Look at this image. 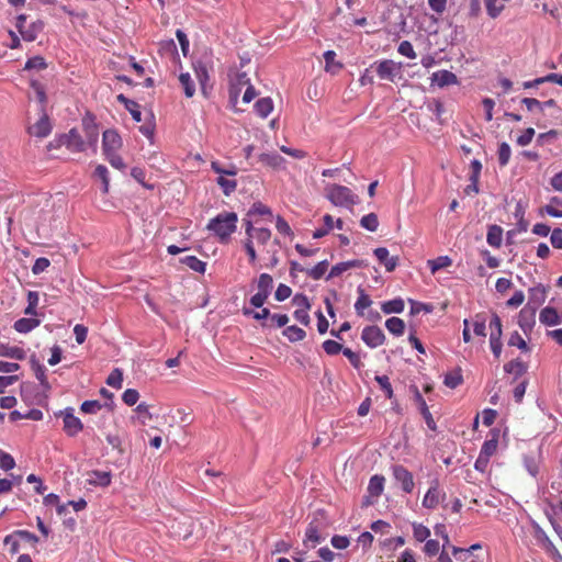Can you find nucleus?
<instances>
[{
  "mask_svg": "<svg viewBox=\"0 0 562 562\" xmlns=\"http://www.w3.org/2000/svg\"><path fill=\"white\" fill-rule=\"evenodd\" d=\"M238 216L235 212H222L211 218L206 229L212 232L222 244H227L237 228Z\"/></svg>",
  "mask_w": 562,
  "mask_h": 562,
  "instance_id": "obj_1",
  "label": "nucleus"
},
{
  "mask_svg": "<svg viewBox=\"0 0 562 562\" xmlns=\"http://www.w3.org/2000/svg\"><path fill=\"white\" fill-rule=\"evenodd\" d=\"M325 190L326 198L336 206L351 207L357 203L358 196L345 186L329 184Z\"/></svg>",
  "mask_w": 562,
  "mask_h": 562,
  "instance_id": "obj_2",
  "label": "nucleus"
},
{
  "mask_svg": "<svg viewBox=\"0 0 562 562\" xmlns=\"http://www.w3.org/2000/svg\"><path fill=\"white\" fill-rule=\"evenodd\" d=\"M486 558L487 552L481 543H474L469 548L459 547V561L461 562H484Z\"/></svg>",
  "mask_w": 562,
  "mask_h": 562,
  "instance_id": "obj_3",
  "label": "nucleus"
},
{
  "mask_svg": "<svg viewBox=\"0 0 562 562\" xmlns=\"http://www.w3.org/2000/svg\"><path fill=\"white\" fill-rule=\"evenodd\" d=\"M59 415L63 417L64 431L67 436L75 437L83 429L81 420L74 415L72 408H66Z\"/></svg>",
  "mask_w": 562,
  "mask_h": 562,
  "instance_id": "obj_4",
  "label": "nucleus"
},
{
  "mask_svg": "<svg viewBox=\"0 0 562 562\" xmlns=\"http://www.w3.org/2000/svg\"><path fill=\"white\" fill-rule=\"evenodd\" d=\"M361 339L370 348H376L384 344L385 335L378 326H367L363 328Z\"/></svg>",
  "mask_w": 562,
  "mask_h": 562,
  "instance_id": "obj_5",
  "label": "nucleus"
},
{
  "mask_svg": "<svg viewBox=\"0 0 562 562\" xmlns=\"http://www.w3.org/2000/svg\"><path fill=\"white\" fill-rule=\"evenodd\" d=\"M122 138L115 130H106L102 136V150L104 154L116 153L122 147Z\"/></svg>",
  "mask_w": 562,
  "mask_h": 562,
  "instance_id": "obj_6",
  "label": "nucleus"
},
{
  "mask_svg": "<svg viewBox=\"0 0 562 562\" xmlns=\"http://www.w3.org/2000/svg\"><path fill=\"white\" fill-rule=\"evenodd\" d=\"M482 171V164L477 159H473L470 164V184L465 187L464 193L470 195L472 193H479V178Z\"/></svg>",
  "mask_w": 562,
  "mask_h": 562,
  "instance_id": "obj_7",
  "label": "nucleus"
},
{
  "mask_svg": "<svg viewBox=\"0 0 562 562\" xmlns=\"http://www.w3.org/2000/svg\"><path fill=\"white\" fill-rule=\"evenodd\" d=\"M393 475L395 480L401 483L402 488L406 493H411L414 490L413 474L403 465H395L393 468Z\"/></svg>",
  "mask_w": 562,
  "mask_h": 562,
  "instance_id": "obj_8",
  "label": "nucleus"
},
{
  "mask_svg": "<svg viewBox=\"0 0 562 562\" xmlns=\"http://www.w3.org/2000/svg\"><path fill=\"white\" fill-rule=\"evenodd\" d=\"M536 323V307L529 306L527 304L518 315V325L524 330L525 334L530 331Z\"/></svg>",
  "mask_w": 562,
  "mask_h": 562,
  "instance_id": "obj_9",
  "label": "nucleus"
},
{
  "mask_svg": "<svg viewBox=\"0 0 562 562\" xmlns=\"http://www.w3.org/2000/svg\"><path fill=\"white\" fill-rule=\"evenodd\" d=\"M64 144L74 153H81L86 149V143L76 128H71L68 134L65 135Z\"/></svg>",
  "mask_w": 562,
  "mask_h": 562,
  "instance_id": "obj_10",
  "label": "nucleus"
},
{
  "mask_svg": "<svg viewBox=\"0 0 562 562\" xmlns=\"http://www.w3.org/2000/svg\"><path fill=\"white\" fill-rule=\"evenodd\" d=\"M414 401L417 404L420 414L423 415L427 426L429 429L435 430L436 429V423L431 416V413L429 412V408L426 404V401L422 396L419 390L414 386Z\"/></svg>",
  "mask_w": 562,
  "mask_h": 562,
  "instance_id": "obj_11",
  "label": "nucleus"
},
{
  "mask_svg": "<svg viewBox=\"0 0 562 562\" xmlns=\"http://www.w3.org/2000/svg\"><path fill=\"white\" fill-rule=\"evenodd\" d=\"M364 266H366L364 262L362 260H358V259L339 262L331 267V269L327 276V280L339 277L349 269L361 268Z\"/></svg>",
  "mask_w": 562,
  "mask_h": 562,
  "instance_id": "obj_12",
  "label": "nucleus"
},
{
  "mask_svg": "<svg viewBox=\"0 0 562 562\" xmlns=\"http://www.w3.org/2000/svg\"><path fill=\"white\" fill-rule=\"evenodd\" d=\"M374 256L376 257L379 262L385 267L386 271L389 272L394 271L398 265V258L390 257L389 250L385 247H379L374 249Z\"/></svg>",
  "mask_w": 562,
  "mask_h": 562,
  "instance_id": "obj_13",
  "label": "nucleus"
},
{
  "mask_svg": "<svg viewBox=\"0 0 562 562\" xmlns=\"http://www.w3.org/2000/svg\"><path fill=\"white\" fill-rule=\"evenodd\" d=\"M52 126L46 114H43L41 119L29 128L30 134L40 138L48 136Z\"/></svg>",
  "mask_w": 562,
  "mask_h": 562,
  "instance_id": "obj_14",
  "label": "nucleus"
},
{
  "mask_svg": "<svg viewBox=\"0 0 562 562\" xmlns=\"http://www.w3.org/2000/svg\"><path fill=\"white\" fill-rule=\"evenodd\" d=\"M456 82L457 76L448 70H438L431 76V83L438 86L439 88H443Z\"/></svg>",
  "mask_w": 562,
  "mask_h": 562,
  "instance_id": "obj_15",
  "label": "nucleus"
},
{
  "mask_svg": "<svg viewBox=\"0 0 562 562\" xmlns=\"http://www.w3.org/2000/svg\"><path fill=\"white\" fill-rule=\"evenodd\" d=\"M194 72L201 86V92L204 97H207V82L210 79L209 68L203 61H196L194 64Z\"/></svg>",
  "mask_w": 562,
  "mask_h": 562,
  "instance_id": "obj_16",
  "label": "nucleus"
},
{
  "mask_svg": "<svg viewBox=\"0 0 562 562\" xmlns=\"http://www.w3.org/2000/svg\"><path fill=\"white\" fill-rule=\"evenodd\" d=\"M111 477L112 476L110 472L94 470L88 473L87 482L90 485L106 487L111 484Z\"/></svg>",
  "mask_w": 562,
  "mask_h": 562,
  "instance_id": "obj_17",
  "label": "nucleus"
},
{
  "mask_svg": "<svg viewBox=\"0 0 562 562\" xmlns=\"http://www.w3.org/2000/svg\"><path fill=\"white\" fill-rule=\"evenodd\" d=\"M82 124H83V130L86 133L87 143L90 146L95 147V145L98 143V138H99V130H98L97 124L94 123V121L92 119H88V117H85L82 120Z\"/></svg>",
  "mask_w": 562,
  "mask_h": 562,
  "instance_id": "obj_18",
  "label": "nucleus"
},
{
  "mask_svg": "<svg viewBox=\"0 0 562 562\" xmlns=\"http://www.w3.org/2000/svg\"><path fill=\"white\" fill-rule=\"evenodd\" d=\"M41 321L35 317H23L14 322L13 328L21 334H27L37 326H40Z\"/></svg>",
  "mask_w": 562,
  "mask_h": 562,
  "instance_id": "obj_19",
  "label": "nucleus"
},
{
  "mask_svg": "<svg viewBox=\"0 0 562 562\" xmlns=\"http://www.w3.org/2000/svg\"><path fill=\"white\" fill-rule=\"evenodd\" d=\"M259 161L272 169H281L284 167V158L277 153H263L259 156Z\"/></svg>",
  "mask_w": 562,
  "mask_h": 562,
  "instance_id": "obj_20",
  "label": "nucleus"
},
{
  "mask_svg": "<svg viewBox=\"0 0 562 562\" xmlns=\"http://www.w3.org/2000/svg\"><path fill=\"white\" fill-rule=\"evenodd\" d=\"M358 299L355 303V310L357 315L363 316L364 310L372 305V300L369 294L366 293L364 289L359 286L358 290Z\"/></svg>",
  "mask_w": 562,
  "mask_h": 562,
  "instance_id": "obj_21",
  "label": "nucleus"
},
{
  "mask_svg": "<svg viewBox=\"0 0 562 562\" xmlns=\"http://www.w3.org/2000/svg\"><path fill=\"white\" fill-rule=\"evenodd\" d=\"M0 356L16 359V360H23V359H25L26 353L20 347L10 346L9 344L0 342Z\"/></svg>",
  "mask_w": 562,
  "mask_h": 562,
  "instance_id": "obj_22",
  "label": "nucleus"
},
{
  "mask_svg": "<svg viewBox=\"0 0 562 562\" xmlns=\"http://www.w3.org/2000/svg\"><path fill=\"white\" fill-rule=\"evenodd\" d=\"M539 319L542 324L547 326H554L560 324L561 322V317L559 316L557 310L550 306L544 307L540 312Z\"/></svg>",
  "mask_w": 562,
  "mask_h": 562,
  "instance_id": "obj_23",
  "label": "nucleus"
},
{
  "mask_svg": "<svg viewBox=\"0 0 562 562\" xmlns=\"http://www.w3.org/2000/svg\"><path fill=\"white\" fill-rule=\"evenodd\" d=\"M322 540L323 538L319 535L318 526L315 522H310L305 531L304 544H310L314 548L316 544L321 543Z\"/></svg>",
  "mask_w": 562,
  "mask_h": 562,
  "instance_id": "obj_24",
  "label": "nucleus"
},
{
  "mask_svg": "<svg viewBox=\"0 0 562 562\" xmlns=\"http://www.w3.org/2000/svg\"><path fill=\"white\" fill-rule=\"evenodd\" d=\"M325 59V71L331 75H337L344 67L340 61L336 60V53L334 50H327L324 53Z\"/></svg>",
  "mask_w": 562,
  "mask_h": 562,
  "instance_id": "obj_25",
  "label": "nucleus"
},
{
  "mask_svg": "<svg viewBox=\"0 0 562 562\" xmlns=\"http://www.w3.org/2000/svg\"><path fill=\"white\" fill-rule=\"evenodd\" d=\"M44 23L42 21L33 22L29 27H24L20 34L26 42H33L37 38V35L43 31Z\"/></svg>",
  "mask_w": 562,
  "mask_h": 562,
  "instance_id": "obj_26",
  "label": "nucleus"
},
{
  "mask_svg": "<svg viewBox=\"0 0 562 562\" xmlns=\"http://www.w3.org/2000/svg\"><path fill=\"white\" fill-rule=\"evenodd\" d=\"M376 74L381 79L393 80L395 75V64L391 59L381 61L376 67Z\"/></svg>",
  "mask_w": 562,
  "mask_h": 562,
  "instance_id": "obj_27",
  "label": "nucleus"
},
{
  "mask_svg": "<svg viewBox=\"0 0 562 562\" xmlns=\"http://www.w3.org/2000/svg\"><path fill=\"white\" fill-rule=\"evenodd\" d=\"M453 263V259L449 256H439L435 259H429L427 261V266L429 267L432 274L437 273L443 268L451 267Z\"/></svg>",
  "mask_w": 562,
  "mask_h": 562,
  "instance_id": "obj_28",
  "label": "nucleus"
},
{
  "mask_svg": "<svg viewBox=\"0 0 562 562\" xmlns=\"http://www.w3.org/2000/svg\"><path fill=\"white\" fill-rule=\"evenodd\" d=\"M384 476L382 475H373L368 485V493L371 497H379L384 488Z\"/></svg>",
  "mask_w": 562,
  "mask_h": 562,
  "instance_id": "obj_29",
  "label": "nucleus"
},
{
  "mask_svg": "<svg viewBox=\"0 0 562 562\" xmlns=\"http://www.w3.org/2000/svg\"><path fill=\"white\" fill-rule=\"evenodd\" d=\"M547 291L546 288L541 284L531 288L529 290V305L532 303L535 304L533 307L537 308V306L541 305L546 301Z\"/></svg>",
  "mask_w": 562,
  "mask_h": 562,
  "instance_id": "obj_30",
  "label": "nucleus"
},
{
  "mask_svg": "<svg viewBox=\"0 0 562 562\" xmlns=\"http://www.w3.org/2000/svg\"><path fill=\"white\" fill-rule=\"evenodd\" d=\"M385 327L391 334L402 336L405 330V323L402 318L393 316L386 319Z\"/></svg>",
  "mask_w": 562,
  "mask_h": 562,
  "instance_id": "obj_31",
  "label": "nucleus"
},
{
  "mask_svg": "<svg viewBox=\"0 0 562 562\" xmlns=\"http://www.w3.org/2000/svg\"><path fill=\"white\" fill-rule=\"evenodd\" d=\"M273 110V102L270 98H261L255 103V111L261 117H267Z\"/></svg>",
  "mask_w": 562,
  "mask_h": 562,
  "instance_id": "obj_32",
  "label": "nucleus"
},
{
  "mask_svg": "<svg viewBox=\"0 0 562 562\" xmlns=\"http://www.w3.org/2000/svg\"><path fill=\"white\" fill-rule=\"evenodd\" d=\"M93 177L102 182V192L106 194L110 187L109 170L104 165H98L94 169Z\"/></svg>",
  "mask_w": 562,
  "mask_h": 562,
  "instance_id": "obj_33",
  "label": "nucleus"
},
{
  "mask_svg": "<svg viewBox=\"0 0 562 562\" xmlns=\"http://www.w3.org/2000/svg\"><path fill=\"white\" fill-rule=\"evenodd\" d=\"M282 334L291 342L301 341V340H303L306 337L305 330L300 328V327H297V326H295V325L285 327V329L283 330Z\"/></svg>",
  "mask_w": 562,
  "mask_h": 562,
  "instance_id": "obj_34",
  "label": "nucleus"
},
{
  "mask_svg": "<svg viewBox=\"0 0 562 562\" xmlns=\"http://www.w3.org/2000/svg\"><path fill=\"white\" fill-rule=\"evenodd\" d=\"M503 229L497 225H492L488 228L486 240L487 243L498 248L502 245Z\"/></svg>",
  "mask_w": 562,
  "mask_h": 562,
  "instance_id": "obj_35",
  "label": "nucleus"
},
{
  "mask_svg": "<svg viewBox=\"0 0 562 562\" xmlns=\"http://www.w3.org/2000/svg\"><path fill=\"white\" fill-rule=\"evenodd\" d=\"M507 373L514 374L516 378L521 376L527 371V366L519 359L512 360L504 366Z\"/></svg>",
  "mask_w": 562,
  "mask_h": 562,
  "instance_id": "obj_36",
  "label": "nucleus"
},
{
  "mask_svg": "<svg viewBox=\"0 0 562 562\" xmlns=\"http://www.w3.org/2000/svg\"><path fill=\"white\" fill-rule=\"evenodd\" d=\"M405 304L402 299H394L391 301H386L382 303L381 310L385 314H392V313H402L404 311Z\"/></svg>",
  "mask_w": 562,
  "mask_h": 562,
  "instance_id": "obj_37",
  "label": "nucleus"
},
{
  "mask_svg": "<svg viewBox=\"0 0 562 562\" xmlns=\"http://www.w3.org/2000/svg\"><path fill=\"white\" fill-rule=\"evenodd\" d=\"M440 502V492L437 487H430L423 499L426 508H435Z\"/></svg>",
  "mask_w": 562,
  "mask_h": 562,
  "instance_id": "obj_38",
  "label": "nucleus"
},
{
  "mask_svg": "<svg viewBox=\"0 0 562 562\" xmlns=\"http://www.w3.org/2000/svg\"><path fill=\"white\" fill-rule=\"evenodd\" d=\"M40 301V295L36 291H29L27 293V306L24 310V314L29 316H36V306Z\"/></svg>",
  "mask_w": 562,
  "mask_h": 562,
  "instance_id": "obj_39",
  "label": "nucleus"
},
{
  "mask_svg": "<svg viewBox=\"0 0 562 562\" xmlns=\"http://www.w3.org/2000/svg\"><path fill=\"white\" fill-rule=\"evenodd\" d=\"M328 269V261L323 260L319 261L316 266H314L312 269L306 270V274L312 278L313 280H319L324 277L325 272Z\"/></svg>",
  "mask_w": 562,
  "mask_h": 562,
  "instance_id": "obj_40",
  "label": "nucleus"
},
{
  "mask_svg": "<svg viewBox=\"0 0 562 562\" xmlns=\"http://www.w3.org/2000/svg\"><path fill=\"white\" fill-rule=\"evenodd\" d=\"M257 288L259 292H263L270 295L273 288L272 277L268 273H261L258 278Z\"/></svg>",
  "mask_w": 562,
  "mask_h": 562,
  "instance_id": "obj_41",
  "label": "nucleus"
},
{
  "mask_svg": "<svg viewBox=\"0 0 562 562\" xmlns=\"http://www.w3.org/2000/svg\"><path fill=\"white\" fill-rule=\"evenodd\" d=\"M270 238H271V231L269 228L260 227L248 239H250L252 244H255V241H256L258 245L263 246L270 240Z\"/></svg>",
  "mask_w": 562,
  "mask_h": 562,
  "instance_id": "obj_42",
  "label": "nucleus"
},
{
  "mask_svg": "<svg viewBox=\"0 0 562 562\" xmlns=\"http://www.w3.org/2000/svg\"><path fill=\"white\" fill-rule=\"evenodd\" d=\"M179 81L183 88L186 97L187 98L193 97L194 92H195V88H194V82H193L190 74H188V72L181 74L179 76Z\"/></svg>",
  "mask_w": 562,
  "mask_h": 562,
  "instance_id": "obj_43",
  "label": "nucleus"
},
{
  "mask_svg": "<svg viewBox=\"0 0 562 562\" xmlns=\"http://www.w3.org/2000/svg\"><path fill=\"white\" fill-rule=\"evenodd\" d=\"M181 261L195 272L204 273L205 271V262L200 260L195 256H187Z\"/></svg>",
  "mask_w": 562,
  "mask_h": 562,
  "instance_id": "obj_44",
  "label": "nucleus"
},
{
  "mask_svg": "<svg viewBox=\"0 0 562 562\" xmlns=\"http://www.w3.org/2000/svg\"><path fill=\"white\" fill-rule=\"evenodd\" d=\"M360 225L370 232H375L379 227V220H378L376 214L369 213V214L362 216V218L360 221Z\"/></svg>",
  "mask_w": 562,
  "mask_h": 562,
  "instance_id": "obj_45",
  "label": "nucleus"
},
{
  "mask_svg": "<svg viewBox=\"0 0 562 562\" xmlns=\"http://www.w3.org/2000/svg\"><path fill=\"white\" fill-rule=\"evenodd\" d=\"M47 67V64L42 56H34L32 58H29L25 63L24 69L25 70H43Z\"/></svg>",
  "mask_w": 562,
  "mask_h": 562,
  "instance_id": "obj_46",
  "label": "nucleus"
},
{
  "mask_svg": "<svg viewBox=\"0 0 562 562\" xmlns=\"http://www.w3.org/2000/svg\"><path fill=\"white\" fill-rule=\"evenodd\" d=\"M217 184L222 188L223 190V193L225 195H229L231 193H233L236 188H237V182L236 180H229V179H226L224 176H220L217 178Z\"/></svg>",
  "mask_w": 562,
  "mask_h": 562,
  "instance_id": "obj_47",
  "label": "nucleus"
},
{
  "mask_svg": "<svg viewBox=\"0 0 562 562\" xmlns=\"http://www.w3.org/2000/svg\"><path fill=\"white\" fill-rule=\"evenodd\" d=\"M375 381L384 392L385 396L391 400L393 397V389L387 375H376Z\"/></svg>",
  "mask_w": 562,
  "mask_h": 562,
  "instance_id": "obj_48",
  "label": "nucleus"
},
{
  "mask_svg": "<svg viewBox=\"0 0 562 562\" xmlns=\"http://www.w3.org/2000/svg\"><path fill=\"white\" fill-rule=\"evenodd\" d=\"M413 535L417 541L423 542L430 536V530L423 524L414 522Z\"/></svg>",
  "mask_w": 562,
  "mask_h": 562,
  "instance_id": "obj_49",
  "label": "nucleus"
},
{
  "mask_svg": "<svg viewBox=\"0 0 562 562\" xmlns=\"http://www.w3.org/2000/svg\"><path fill=\"white\" fill-rule=\"evenodd\" d=\"M428 109L434 113V115L436 116V119L442 123L443 122V113L446 112L445 108H443V104L441 103L440 100L438 99H432L429 103H428Z\"/></svg>",
  "mask_w": 562,
  "mask_h": 562,
  "instance_id": "obj_50",
  "label": "nucleus"
},
{
  "mask_svg": "<svg viewBox=\"0 0 562 562\" xmlns=\"http://www.w3.org/2000/svg\"><path fill=\"white\" fill-rule=\"evenodd\" d=\"M323 349L328 356H336L342 351L344 347L338 341L328 339L323 342Z\"/></svg>",
  "mask_w": 562,
  "mask_h": 562,
  "instance_id": "obj_51",
  "label": "nucleus"
},
{
  "mask_svg": "<svg viewBox=\"0 0 562 562\" xmlns=\"http://www.w3.org/2000/svg\"><path fill=\"white\" fill-rule=\"evenodd\" d=\"M122 382L123 373L120 369H114L106 379V384L115 389H121Z\"/></svg>",
  "mask_w": 562,
  "mask_h": 562,
  "instance_id": "obj_52",
  "label": "nucleus"
},
{
  "mask_svg": "<svg viewBox=\"0 0 562 562\" xmlns=\"http://www.w3.org/2000/svg\"><path fill=\"white\" fill-rule=\"evenodd\" d=\"M269 322L262 323V326L284 327L289 323V316L286 314H271Z\"/></svg>",
  "mask_w": 562,
  "mask_h": 562,
  "instance_id": "obj_53",
  "label": "nucleus"
},
{
  "mask_svg": "<svg viewBox=\"0 0 562 562\" xmlns=\"http://www.w3.org/2000/svg\"><path fill=\"white\" fill-rule=\"evenodd\" d=\"M510 147L507 143L503 142L498 148V162L502 167L506 166L510 158Z\"/></svg>",
  "mask_w": 562,
  "mask_h": 562,
  "instance_id": "obj_54",
  "label": "nucleus"
},
{
  "mask_svg": "<svg viewBox=\"0 0 562 562\" xmlns=\"http://www.w3.org/2000/svg\"><path fill=\"white\" fill-rule=\"evenodd\" d=\"M105 159L110 162V165L119 170H124L126 165L124 164L122 157L116 153L104 154Z\"/></svg>",
  "mask_w": 562,
  "mask_h": 562,
  "instance_id": "obj_55",
  "label": "nucleus"
},
{
  "mask_svg": "<svg viewBox=\"0 0 562 562\" xmlns=\"http://www.w3.org/2000/svg\"><path fill=\"white\" fill-rule=\"evenodd\" d=\"M498 441L497 439L493 438L490 440H486L481 449V454L491 458L497 450Z\"/></svg>",
  "mask_w": 562,
  "mask_h": 562,
  "instance_id": "obj_56",
  "label": "nucleus"
},
{
  "mask_svg": "<svg viewBox=\"0 0 562 562\" xmlns=\"http://www.w3.org/2000/svg\"><path fill=\"white\" fill-rule=\"evenodd\" d=\"M15 467V461L11 454L0 449V468L9 471Z\"/></svg>",
  "mask_w": 562,
  "mask_h": 562,
  "instance_id": "obj_57",
  "label": "nucleus"
},
{
  "mask_svg": "<svg viewBox=\"0 0 562 562\" xmlns=\"http://www.w3.org/2000/svg\"><path fill=\"white\" fill-rule=\"evenodd\" d=\"M35 375L45 391L50 390V385L48 383L47 375H46V369L44 366L36 364Z\"/></svg>",
  "mask_w": 562,
  "mask_h": 562,
  "instance_id": "obj_58",
  "label": "nucleus"
},
{
  "mask_svg": "<svg viewBox=\"0 0 562 562\" xmlns=\"http://www.w3.org/2000/svg\"><path fill=\"white\" fill-rule=\"evenodd\" d=\"M135 411L138 414V418L140 419L142 425H145L147 420L153 418L149 412V405L144 402L138 404Z\"/></svg>",
  "mask_w": 562,
  "mask_h": 562,
  "instance_id": "obj_59",
  "label": "nucleus"
},
{
  "mask_svg": "<svg viewBox=\"0 0 562 562\" xmlns=\"http://www.w3.org/2000/svg\"><path fill=\"white\" fill-rule=\"evenodd\" d=\"M397 52L401 55L406 56L411 59L416 58V53L414 50V47H413L412 43L408 41L401 42L398 45Z\"/></svg>",
  "mask_w": 562,
  "mask_h": 562,
  "instance_id": "obj_60",
  "label": "nucleus"
},
{
  "mask_svg": "<svg viewBox=\"0 0 562 562\" xmlns=\"http://www.w3.org/2000/svg\"><path fill=\"white\" fill-rule=\"evenodd\" d=\"M102 408V405L99 401H85L80 409L86 414H95Z\"/></svg>",
  "mask_w": 562,
  "mask_h": 562,
  "instance_id": "obj_61",
  "label": "nucleus"
},
{
  "mask_svg": "<svg viewBox=\"0 0 562 562\" xmlns=\"http://www.w3.org/2000/svg\"><path fill=\"white\" fill-rule=\"evenodd\" d=\"M276 228L280 234L286 235V236H293V231L288 224V222L280 215L276 218Z\"/></svg>",
  "mask_w": 562,
  "mask_h": 562,
  "instance_id": "obj_62",
  "label": "nucleus"
},
{
  "mask_svg": "<svg viewBox=\"0 0 562 562\" xmlns=\"http://www.w3.org/2000/svg\"><path fill=\"white\" fill-rule=\"evenodd\" d=\"M138 398H139V393L134 389L125 390V392L122 395L123 402L128 406L135 405L137 403Z\"/></svg>",
  "mask_w": 562,
  "mask_h": 562,
  "instance_id": "obj_63",
  "label": "nucleus"
},
{
  "mask_svg": "<svg viewBox=\"0 0 562 562\" xmlns=\"http://www.w3.org/2000/svg\"><path fill=\"white\" fill-rule=\"evenodd\" d=\"M292 294V290L286 284L280 283L276 290L274 297L277 301L282 302L289 299Z\"/></svg>",
  "mask_w": 562,
  "mask_h": 562,
  "instance_id": "obj_64",
  "label": "nucleus"
}]
</instances>
